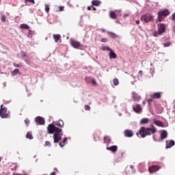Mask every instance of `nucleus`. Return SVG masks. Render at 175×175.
Here are the masks:
<instances>
[{
	"mask_svg": "<svg viewBox=\"0 0 175 175\" xmlns=\"http://www.w3.org/2000/svg\"><path fill=\"white\" fill-rule=\"evenodd\" d=\"M150 127L151 128L142 126L139 131L136 133V135L138 137L146 138V137L153 135L157 132V129L154 127L153 124H150Z\"/></svg>",
	"mask_w": 175,
	"mask_h": 175,
	"instance_id": "nucleus-1",
	"label": "nucleus"
},
{
	"mask_svg": "<svg viewBox=\"0 0 175 175\" xmlns=\"http://www.w3.org/2000/svg\"><path fill=\"white\" fill-rule=\"evenodd\" d=\"M62 130L56 126H54V124H49L47 126V132L49 134H53L55 133L53 135V139L54 143H59V142L62 139V137L63 135V133H62Z\"/></svg>",
	"mask_w": 175,
	"mask_h": 175,
	"instance_id": "nucleus-2",
	"label": "nucleus"
},
{
	"mask_svg": "<svg viewBox=\"0 0 175 175\" xmlns=\"http://www.w3.org/2000/svg\"><path fill=\"white\" fill-rule=\"evenodd\" d=\"M157 31H154L152 36L154 37H158L161 36L165 31H166V25L164 23H160L157 25Z\"/></svg>",
	"mask_w": 175,
	"mask_h": 175,
	"instance_id": "nucleus-3",
	"label": "nucleus"
},
{
	"mask_svg": "<svg viewBox=\"0 0 175 175\" xmlns=\"http://www.w3.org/2000/svg\"><path fill=\"white\" fill-rule=\"evenodd\" d=\"M170 14L168 10H161L157 12V20L159 22H161L164 18L167 17Z\"/></svg>",
	"mask_w": 175,
	"mask_h": 175,
	"instance_id": "nucleus-4",
	"label": "nucleus"
},
{
	"mask_svg": "<svg viewBox=\"0 0 175 175\" xmlns=\"http://www.w3.org/2000/svg\"><path fill=\"white\" fill-rule=\"evenodd\" d=\"M0 116L2 119L10 118V111H8V108L3 107V105H1Z\"/></svg>",
	"mask_w": 175,
	"mask_h": 175,
	"instance_id": "nucleus-5",
	"label": "nucleus"
},
{
	"mask_svg": "<svg viewBox=\"0 0 175 175\" xmlns=\"http://www.w3.org/2000/svg\"><path fill=\"white\" fill-rule=\"evenodd\" d=\"M141 21L146 23H148L154 21V16L150 13H146L141 17Z\"/></svg>",
	"mask_w": 175,
	"mask_h": 175,
	"instance_id": "nucleus-6",
	"label": "nucleus"
},
{
	"mask_svg": "<svg viewBox=\"0 0 175 175\" xmlns=\"http://www.w3.org/2000/svg\"><path fill=\"white\" fill-rule=\"evenodd\" d=\"M71 46L77 49H80L82 48V45L81 44L80 42L76 41V40L71 39L70 40Z\"/></svg>",
	"mask_w": 175,
	"mask_h": 175,
	"instance_id": "nucleus-7",
	"label": "nucleus"
},
{
	"mask_svg": "<svg viewBox=\"0 0 175 175\" xmlns=\"http://www.w3.org/2000/svg\"><path fill=\"white\" fill-rule=\"evenodd\" d=\"M161 169V167L157 165H153L152 166L148 167V171L150 173H154L158 172Z\"/></svg>",
	"mask_w": 175,
	"mask_h": 175,
	"instance_id": "nucleus-8",
	"label": "nucleus"
},
{
	"mask_svg": "<svg viewBox=\"0 0 175 175\" xmlns=\"http://www.w3.org/2000/svg\"><path fill=\"white\" fill-rule=\"evenodd\" d=\"M124 135L126 137L131 138L133 136V131L132 130L126 129L124 131Z\"/></svg>",
	"mask_w": 175,
	"mask_h": 175,
	"instance_id": "nucleus-9",
	"label": "nucleus"
},
{
	"mask_svg": "<svg viewBox=\"0 0 175 175\" xmlns=\"http://www.w3.org/2000/svg\"><path fill=\"white\" fill-rule=\"evenodd\" d=\"M35 121L36 123H38L40 125H43L44 124V119L41 116H37L35 118Z\"/></svg>",
	"mask_w": 175,
	"mask_h": 175,
	"instance_id": "nucleus-10",
	"label": "nucleus"
},
{
	"mask_svg": "<svg viewBox=\"0 0 175 175\" xmlns=\"http://www.w3.org/2000/svg\"><path fill=\"white\" fill-rule=\"evenodd\" d=\"M133 110L136 113H139L142 111V109L140 105H139V104L136 105L135 107H133Z\"/></svg>",
	"mask_w": 175,
	"mask_h": 175,
	"instance_id": "nucleus-11",
	"label": "nucleus"
},
{
	"mask_svg": "<svg viewBox=\"0 0 175 175\" xmlns=\"http://www.w3.org/2000/svg\"><path fill=\"white\" fill-rule=\"evenodd\" d=\"M165 143H166V149L171 148L175 144V142H174V140H167L165 142Z\"/></svg>",
	"mask_w": 175,
	"mask_h": 175,
	"instance_id": "nucleus-12",
	"label": "nucleus"
},
{
	"mask_svg": "<svg viewBox=\"0 0 175 175\" xmlns=\"http://www.w3.org/2000/svg\"><path fill=\"white\" fill-rule=\"evenodd\" d=\"M106 150L112 151L113 152H117V150H118V146L116 145H113L111 146L107 147Z\"/></svg>",
	"mask_w": 175,
	"mask_h": 175,
	"instance_id": "nucleus-13",
	"label": "nucleus"
},
{
	"mask_svg": "<svg viewBox=\"0 0 175 175\" xmlns=\"http://www.w3.org/2000/svg\"><path fill=\"white\" fill-rule=\"evenodd\" d=\"M109 59H116L117 58V55L116 53L111 50H109Z\"/></svg>",
	"mask_w": 175,
	"mask_h": 175,
	"instance_id": "nucleus-14",
	"label": "nucleus"
},
{
	"mask_svg": "<svg viewBox=\"0 0 175 175\" xmlns=\"http://www.w3.org/2000/svg\"><path fill=\"white\" fill-rule=\"evenodd\" d=\"M133 98L135 102H139L141 100V96L133 92Z\"/></svg>",
	"mask_w": 175,
	"mask_h": 175,
	"instance_id": "nucleus-15",
	"label": "nucleus"
},
{
	"mask_svg": "<svg viewBox=\"0 0 175 175\" xmlns=\"http://www.w3.org/2000/svg\"><path fill=\"white\" fill-rule=\"evenodd\" d=\"M167 132L166 131H163L161 134H160V139L161 140H163L165 139H167Z\"/></svg>",
	"mask_w": 175,
	"mask_h": 175,
	"instance_id": "nucleus-16",
	"label": "nucleus"
},
{
	"mask_svg": "<svg viewBox=\"0 0 175 175\" xmlns=\"http://www.w3.org/2000/svg\"><path fill=\"white\" fill-rule=\"evenodd\" d=\"M107 35L112 38H118L119 36L111 31H107Z\"/></svg>",
	"mask_w": 175,
	"mask_h": 175,
	"instance_id": "nucleus-17",
	"label": "nucleus"
},
{
	"mask_svg": "<svg viewBox=\"0 0 175 175\" xmlns=\"http://www.w3.org/2000/svg\"><path fill=\"white\" fill-rule=\"evenodd\" d=\"M53 39H54L55 43H57L58 41L59 40H61L60 34H53Z\"/></svg>",
	"mask_w": 175,
	"mask_h": 175,
	"instance_id": "nucleus-18",
	"label": "nucleus"
},
{
	"mask_svg": "<svg viewBox=\"0 0 175 175\" xmlns=\"http://www.w3.org/2000/svg\"><path fill=\"white\" fill-rule=\"evenodd\" d=\"M153 122L154 123V124H156L159 127H163V124L160 120H154Z\"/></svg>",
	"mask_w": 175,
	"mask_h": 175,
	"instance_id": "nucleus-19",
	"label": "nucleus"
},
{
	"mask_svg": "<svg viewBox=\"0 0 175 175\" xmlns=\"http://www.w3.org/2000/svg\"><path fill=\"white\" fill-rule=\"evenodd\" d=\"M109 17H111L112 19H116L118 17V14L116 12L111 11L109 12Z\"/></svg>",
	"mask_w": 175,
	"mask_h": 175,
	"instance_id": "nucleus-20",
	"label": "nucleus"
},
{
	"mask_svg": "<svg viewBox=\"0 0 175 175\" xmlns=\"http://www.w3.org/2000/svg\"><path fill=\"white\" fill-rule=\"evenodd\" d=\"M55 125L57 126L58 127L63 128L64 124L63 120H59L55 122Z\"/></svg>",
	"mask_w": 175,
	"mask_h": 175,
	"instance_id": "nucleus-21",
	"label": "nucleus"
},
{
	"mask_svg": "<svg viewBox=\"0 0 175 175\" xmlns=\"http://www.w3.org/2000/svg\"><path fill=\"white\" fill-rule=\"evenodd\" d=\"M100 4H101V2H100V1H98V0H93V1H92V5L93 6L98 7V6L100 5Z\"/></svg>",
	"mask_w": 175,
	"mask_h": 175,
	"instance_id": "nucleus-22",
	"label": "nucleus"
},
{
	"mask_svg": "<svg viewBox=\"0 0 175 175\" xmlns=\"http://www.w3.org/2000/svg\"><path fill=\"white\" fill-rule=\"evenodd\" d=\"M161 92H157L154 93L153 95L151 96V97L154 99H159L161 98Z\"/></svg>",
	"mask_w": 175,
	"mask_h": 175,
	"instance_id": "nucleus-23",
	"label": "nucleus"
},
{
	"mask_svg": "<svg viewBox=\"0 0 175 175\" xmlns=\"http://www.w3.org/2000/svg\"><path fill=\"white\" fill-rule=\"evenodd\" d=\"M148 122H149V118H142L141 121H139V124H148Z\"/></svg>",
	"mask_w": 175,
	"mask_h": 175,
	"instance_id": "nucleus-24",
	"label": "nucleus"
},
{
	"mask_svg": "<svg viewBox=\"0 0 175 175\" xmlns=\"http://www.w3.org/2000/svg\"><path fill=\"white\" fill-rule=\"evenodd\" d=\"M68 141V138L67 137H64L62 142H60V143H59V146H60L61 148L65 146V143H66Z\"/></svg>",
	"mask_w": 175,
	"mask_h": 175,
	"instance_id": "nucleus-25",
	"label": "nucleus"
},
{
	"mask_svg": "<svg viewBox=\"0 0 175 175\" xmlns=\"http://www.w3.org/2000/svg\"><path fill=\"white\" fill-rule=\"evenodd\" d=\"M110 142H111L110 137L109 136H105L104 137V143L109 144H110Z\"/></svg>",
	"mask_w": 175,
	"mask_h": 175,
	"instance_id": "nucleus-26",
	"label": "nucleus"
},
{
	"mask_svg": "<svg viewBox=\"0 0 175 175\" xmlns=\"http://www.w3.org/2000/svg\"><path fill=\"white\" fill-rule=\"evenodd\" d=\"M20 73V70L18 68H15L12 72V76L16 75Z\"/></svg>",
	"mask_w": 175,
	"mask_h": 175,
	"instance_id": "nucleus-27",
	"label": "nucleus"
},
{
	"mask_svg": "<svg viewBox=\"0 0 175 175\" xmlns=\"http://www.w3.org/2000/svg\"><path fill=\"white\" fill-rule=\"evenodd\" d=\"M44 6H45V12H46V13L49 14V11H50V5H49V4L46 3L44 5Z\"/></svg>",
	"mask_w": 175,
	"mask_h": 175,
	"instance_id": "nucleus-28",
	"label": "nucleus"
},
{
	"mask_svg": "<svg viewBox=\"0 0 175 175\" xmlns=\"http://www.w3.org/2000/svg\"><path fill=\"white\" fill-rule=\"evenodd\" d=\"M21 28L24 29H29V26L27 24H21Z\"/></svg>",
	"mask_w": 175,
	"mask_h": 175,
	"instance_id": "nucleus-29",
	"label": "nucleus"
},
{
	"mask_svg": "<svg viewBox=\"0 0 175 175\" xmlns=\"http://www.w3.org/2000/svg\"><path fill=\"white\" fill-rule=\"evenodd\" d=\"M113 84L115 86L118 85H119V80H118V79H117V78L113 79Z\"/></svg>",
	"mask_w": 175,
	"mask_h": 175,
	"instance_id": "nucleus-30",
	"label": "nucleus"
},
{
	"mask_svg": "<svg viewBox=\"0 0 175 175\" xmlns=\"http://www.w3.org/2000/svg\"><path fill=\"white\" fill-rule=\"evenodd\" d=\"M26 138H27V139H30V140L33 139V135H32V134H31V133H27L26 134Z\"/></svg>",
	"mask_w": 175,
	"mask_h": 175,
	"instance_id": "nucleus-31",
	"label": "nucleus"
},
{
	"mask_svg": "<svg viewBox=\"0 0 175 175\" xmlns=\"http://www.w3.org/2000/svg\"><path fill=\"white\" fill-rule=\"evenodd\" d=\"M92 77H86L85 82L90 84L92 82Z\"/></svg>",
	"mask_w": 175,
	"mask_h": 175,
	"instance_id": "nucleus-32",
	"label": "nucleus"
},
{
	"mask_svg": "<svg viewBox=\"0 0 175 175\" xmlns=\"http://www.w3.org/2000/svg\"><path fill=\"white\" fill-rule=\"evenodd\" d=\"M84 108H85V110L87 111H90L91 110V107H90L88 105H85Z\"/></svg>",
	"mask_w": 175,
	"mask_h": 175,
	"instance_id": "nucleus-33",
	"label": "nucleus"
},
{
	"mask_svg": "<svg viewBox=\"0 0 175 175\" xmlns=\"http://www.w3.org/2000/svg\"><path fill=\"white\" fill-rule=\"evenodd\" d=\"M110 50H112V49H110L109 47H108V46H104L103 48V51H110Z\"/></svg>",
	"mask_w": 175,
	"mask_h": 175,
	"instance_id": "nucleus-34",
	"label": "nucleus"
},
{
	"mask_svg": "<svg viewBox=\"0 0 175 175\" xmlns=\"http://www.w3.org/2000/svg\"><path fill=\"white\" fill-rule=\"evenodd\" d=\"M47 146H51V142H49V141H46V142H45V144H44V147H47Z\"/></svg>",
	"mask_w": 175,
	"mask_h": 175,
	"instance_id": "nucleus-35",
	"label": "nucleus"
},
{
	"mask_svg": "<svg viewBox=\"0 0 175 175\" xmlns=\"http://www.w3.org/2000/svg\"><path fill=\"white\" fill-rule=\"evenodd\" d=\"M1 21L3 23H5V21H6V16L5 15H2V16H1Z\"/></svg>",
	"mask_w": 175,
	"mask_h": 175,
	"instance_id": "nucleus-36",
	"label": "nucleus"
},
{
	"mask_svg": "<svg viewBox=\"0 0 175 175\" xmlns=\"http://www.w3.org/2000/svg\"><path fill=\"white\" fill-rule=\"evenodd\" d=\"M91 83H92V84L94 85H97V82L94 78H92V82Z\"/></svg>",
	"mask_w": 175,
	"mask_h": 175,
	"instance_id": "nucleus-37",
	"label": "nucleus"
},
{
	"mask_svg": "<svg viewBox=\"0 0 175 175\" xmlns=\"http://www.w3.org/2000/svg\"><path fill=\"white\" fill-rule=\"evenodd\" d=\"M25 3H32L33 4L36 3L35 0H25Z\"/></svg>",
	"mask_w": 175,
	"mask_h": 175,
	"instance_id": "nucleus-38",
	"label": "nucleus"
},
{
	"mask_svg": "<svg viewBox=\"0 0 175 175\" xmlns=\"http://www.w3.org/2000/svg\"><path fill=\"white\" fill-rule=\"evenodd\" d=\"M27 36L29 38H32V31H31V30H28V35H27Z\"/></svg>",
	"mask_w": 175,
	"mask_h": 175,
	"instance_id": "nucleus-39",
	"label": "nucleus"
},
{
	"mask_svg": "<svg viewBox=\"0 0 175 175\" xmlns=\"http://www.w3.org/2000/svg\"><path fill=\"white\" fill-rule=\"evenodd\" d=\"M171 45V43L170 42H166V43H164L163 44V46H165V47H168V46H170Z\"/></svg>",
	"mask_w": 175,
	"mask_h": 175,
	"instance_id": "nucleus-40",
	"label": "nucleus"
},
{
	"mask_svg": "<svg viewBox=\"0 0 175 175\" xmlns=\"http://www.w3.org/2000/svg\"><path fill=\"white\" fill-rule=\"evenodd\" d=\"M152 101H153V100L152 98H148L147 100V103H148V105H150Z\"/></svg>",
	"mask_w": 175,
	"mask_h": 175,
	"instance_id": "nucleus-41",
	"label": "nucleus"
},
{
	"mask_svg": "<svg viewBox=\"0 0 175 175\" xmlns=\"http://www.w3.org/2000/svg\"><path fill=\"white\" fill-rule=\"evenodd\" d=\"M64 9H65V6H59V11H64Z\"/></svg>",
	"mask_w": 175,
	"mask_h": 175,
	"instance_id": "nucleus-42",
	"label": "nucleus"
},
{
	"mask_svg": "<svg viewBox=\"0 0 175 175\" xmlns=\"http://www.w3.org/2000/svg\"><path fill=\"white\" fill-rule=\"evenodd\" d=\"M25 123L27 124V126H28L30 124V121L29 120H25Z\"/></svg>",
	"mask_w": 175,
	"mask_h": 175,
	"instance_id": "nucleus-43",
	"label": "nucleus"
},
{
	"mask_svg": "<svg viewBox=\"0 0 175 175\" xmlns=\"http://www.w3.org/2000/svg\"><path fill=\"white\" fill-rule=\"evenodd\" d=\"M107 38H103L102 40H101V42H107Z\"/></svg>",
	"mask_w": 175,
	"mask_h": 175,
	"instance_id": "nucleus-44",
	"label": "nucleus"
},
{
	"mask_svg": "<svg viewBox=\"0 0 175 175\" xmlns=\"http://www.w3.org/2000/svg\"><path fill=\"white\" fill-rule=\"evenodd\" d=\"M172 20L175 21V12L172 16Z\"/></svg>",
	"mask_w": 175,
	"mask_h": 175,
	"instance_id": "nucleus-45",
	"label": "nucleus"
},
{
	"mask_svg": "<svg viewBox=\"0 0 175 175\" xmlns=\"http://www.w3.org/2000/svg\"><path fill=\"white\" fill-rule=\"evenodd\" d=\"M138 73L142 77V75H143L142 70H139Z\"/></svg>",
	"mask_w": 175,
	"mask_h": 175,
	"instance_id": "nucleus-46",
	"label": "nucleus"
},
{
	"mask_svg": "<svg viewBox=\"0 0 175 175\" xmlns=\"http://www.w3.org/2000/svg\"><path fill=\"white\" fill-rule=\"evenodd\" d=\"M136 25H139L140 24V21L139 20L135 21Z\"/></svg>",
	"mask_w": 175,
	"mask_h": 175,
	"instance_id": "nucleus-47",
	"label": "nucleus"
},
{
	"mask_svg": "<svg viewBox=\"0 0 175 175\" xmlns=\"http://www.w3.org/2000/svg\"><path fill=\"white\" fill-rule=\"evenodd\" d=\"M14 66L15 67H16V68H19L20 67L19 64H14Z\"/></svg>",
	"mask_w": 175,
	"mask_h": 175,
	"instance_id": "nucleus-48",
	"label": "nucleus"
},
{
	"mask_svg": "<svg viewBox=\"0 0 175 175\" xmlns=\"http://www.w3.org/2000/svg\"><path fill=\"white\" fill-rule=\"evenodd\" d=\"M87 10H92V6H91V7L88 6V7L87 8Z\"/></svg>",
	"mask_w": 175,
	"mask_h": 175,
	"instance_id": "nucleus-49",
	"label": "nucleus"
},
{
	"mask_svg": "<svg viewBox=\"0 0 175 175\" xmlns=\"http://www.w3.org/2000/svg\"><path fill=\"white\" fill-rule=\"evenodd\" d=\"M92 10H93L94 11H96V10H97L96 8L93 7L92 5Z\"/></svg>",
	"mask_w": 175,
	"mask_h": 175,
	"instance_id": "nucleus-50",
	"label": "nucleus"
},
{
	"mask_svg": "<svg viewBox=\"0 0 175 175\" xmlns=\"http://www.w3.org/2000/svg\"><path fill=\"white\" fill-rule=\"evenodd\" d=\"M152 138H153V139H154L155 142H157V139H155V137H154V135H152Z\"/></svg>",
	"mask_w": 175,
	"mask_h": 175,
	"instance_id": "nucleus-51",
	"label": "nucleus"
},
{
	"mask_svg": "<svg viewBox=\"0 0 175 175\" xmlns=\"http://www.w3.org/2000/svg\"><path fill=\"white\" fill-rule=\"evenodd\" d=\"M51 175H56V172H51Z\"/></svg>",
	"mask_w": 175,
	"mask_h": 175,
	"instance_id": "nucleus-52",
	"label": "nucleus"
},
{
	"mask_svg": "<svg viewBox=\"0 0 175 175\" xmlns=\"http://www.w3.org/2000/svg\"><path fill=\"white\" fill-rule=\"evenodd\" d=\"M1 157H0V162H1Z\"/></svg>",
	"mask_w": 175,
	"mask_h": 175,
	"instance_id": "nucleus-53",
	"label": "nucleus"
}]
</instances>
